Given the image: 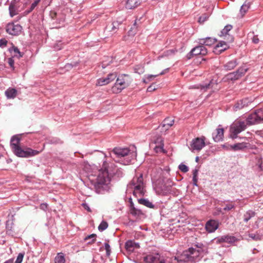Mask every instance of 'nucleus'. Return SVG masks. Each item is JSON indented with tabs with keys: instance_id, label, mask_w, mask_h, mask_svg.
<instances>
[{
	"instance_id": "nucleus-1",
	"label": "nucleus",
	"mask_w": 263,
	"mask_h": 263,
	"mask_svg": "<svg viewBox=\"0 0 263 263\" xmlns=\"http://www.w3.org/2000/svg\"><path fill=\"white\" fill-rule=\"evenodd\" d=\"M123 173L121 169L109 164L106 161L103 162L102 167L97 173H92L88 175L89 183L88 185L92 190H95L98 194H104L110 190L109 185L111 177L120 178Z\"/></svg>"
},
{
	"instance_id": "nucleus-2",
	"label": "nucleus",
	"mask_w": 263,
	"mask_h": 263,
	"mask_svg": "<svg viewBox=\"0 0 263 263\" xmlns=\"http://www.w3.org/2000/svg\"><path fill=\"white\" fill-rule=\"evenodd\" d=\"M197 247L198 249L190 248L187 250L183 251L181 255L173 257L172 263L192 262L197 259L200 256L202 255V254L204 252L206 253L207 248L203 244L197 245Z\"/></svg>"
},
{
	"instance_id": "nucleus-3",
	"label": "nucleus",
	"mask_w": 263,
	"mask_h": 263,
	"mask_svg": "<svg viewBox=\"0 0 263 263\" xmlns=\"http://www.w3.org/2000/svg\"><path fill=\"white\" fill-rule=\"evenodd\" d=\"M114 155V159L116 161L124 165H127L132 162L136 157V153L127 148L116 147L112 152V155Z\"/></svg>"
},
{
	"instance_id": "nucleus-4",
	"label": "nucleus",
	"mask_w": 263,
	"mask_h": 263,
	"mask_svg": "<svg viewBox=\"0 0 263 263\" xmlns=\"http://www.w3.org/2000/svg\"><path fill=\"white\" fill-rule=\"evenodd\" d=\"M21 139L18 135L13 136L10 141V145L14 154L20 157H30L38 155L40 152L27 148L23 149L20 146Z\"/></svg>"
},
{
	"instance_id": "nucleus-5",
	"label": "nucleus",
	"mask_w": 263,
	"mask_h": 263,
	"mask_svg": "<svg viewBox=\"0 0 263 263\" xmlns=\"http://www.w3.org/2000/svg\"><path fill=\"white\" fill-rule=\"evenodd\" d=\"M128 190H133V195L136 196H143L145 193L143 175L141 174L139 177H135L127 185Z\"/></svg>"
},
{
	"instance_id": "nucleus-6",
	"label": "nucleus",
	"mask_w": 263,
	"mask_h": 263,
	"mask_svg": "<svg viewBox=\"0 0 263 263\" xmlns=\"http://www.w3.org/2000/svg\"><path fill=\"white\" fill-rule=\"evenodd\" d=\"M131 82V79L127 74H121L117 78L115 85L112 87L114 93H119L128 87Z\"/></svg>"
},
{
	"instance_id": "nucleus-7",
	"label": "nucleus",
	"mask_w": 263,
	"mask_h": 263,
	"mask_svg": "<svg viewBox=\"0 0 263 263\" xmlns=\"http://www.w3.org/2000/svg\"><path fill=\"white\" fill-rule=\"evenodd\" d=\"M247 125H250L248 123L247 119L246 121L236 120L233 122L230 129L232 138H236L238 134L246 129Z\"/></svg>"
},
{
	"instance_id": "nucleus-8",
	"label": "nucleus",
	"mask_w": 263,
	"mask_h": 263,
	"mask_svg": "<svg viewBox=\"0 0 263 263\" xmlns=\"http://www.w3.org/2000/svg\"><path fill=\"white\" fill-rule=\"evenodd\" d=\"M173 258L165 259L159 254L156 253L144 256L142 263H172Z\"/></svg>"
},
{
	"instance_id": "nucleus-9",
	"label": "nucleus",
	"mask_w": 263,
	"mask_h": 263,
	"mask_svg": "<svg viewBox=\"0 0 263 263\" xmlns=\"http://www.w3.org/2000/svg\"><path fill=\"white\" fill-rule=\"evenodd\" d=\"M249 125L259 124L263 122V108L256 110L253 113L249 115L247 118Z\"/></svg>"
},
{
	"instance_id": "nucleus-10",
	"label": "nucleus",
	"mask_w": 263,
	"mask_h": 263,
	"mask_svg": "<svg viewBox=\"0 0 263 263\" xmlns=\"http://www.w3.org/2000/svg\"><path fill=\"white\" fill-rule=\"evenodd\" d=\"M205 138L204 136L193 139L189 147L192 152L201 151L205 145Z\"/></svg>"
},
{
	"instance_id": "nucleus-11",
	"label": "nucleus",
	"mask_w": 263,
	"mask_h": 263,
	"mask_svg": "<svg viewBox=\"0 0 263 263\" xmlns=\"http://www.w3.org/2000/svg\"><path fill=\"white\" fill-rule=\"evenodd\" d=\"M248 68L246 66H243L239 67L236 71L230 72L226 76V79L227 80L235 81L245 74L248 71Z\"/></svg>"
},
{
	"instance_id": "nucleus-12",
	"label": "nucleus",
	"mask_w": 263,
	"mask_h": 263,
	"mask_svg": "<svg viewBox=\"0 0 263 263\" xmlns=\"http://www.w3.org/2000/svg\"><path fill=\"white\" fill-rule=\"evenodd\" d=\"M174 123V120L173 118L168 117L165 118L161 125L159 127L160 128V131L161 133L165 132L170 127H171Z\"/></svg>"
},
{
	"instance_id": "nucleus-13",
	"label": "nucleus",
	"mask_w": 263,
	"mask_h": 263,
	"mask_svg": "<svg viewBox=\"0 0 263 263\" xmlns=\"http://www.w3.org/2000/svg\"><path fill=\"white\" fill-rule=\"evenodd\" d=\"M229 46L225 41H220L213 49V52L216 54H219L228 49Z\"/></svg>"
},
{
	"instance_id": "nucleus-14",
	"label": "nucleus",
	"mask_w": 263,
	"mask_h": 263,
	"mask_svg": "<svg viewBox=\"0 0 263 263\" xmlns=\"http://www.w3.org/2000/svg\"><path fill=\"white\" fill-rule=\"evenodd\" d=\"M22 29V27L20 25L14 23H9L6 28L7 33H18L21 32Z\"/></svg>"
},
{
	"instance_id": "nucleus-15",
	"label": "nucleus",
	"mask_w": 263,
	"mask_h": 263,
	"mask_svg": "<svg viewBox=\"0 0 263 263\" xmlns=\"http://www.w3.org/2000/svg\"><path fill=\"white\" fill-rule=\"evenodd\" d=\"M218 223L214 220H210L205 224V229L209 233L215 232L218 228Z\"/></svg>"
},
{
	"instance_id": "nucleus-16",
	"label": "nucleus",
	"mask_w": 263,
	"mask_h": 263,
	"mask_svg": "<svg viewBox=\"0 0 263 263\" xmlns=\"http://www.w3.org/2000/svg\"><path fill=\"white\" fill-rule=\"evenodd\" d=\"M251 102V100L248 98H245L238 101L234 106V109L235 111L241 109L244 107L247 106Z\"/></svg>"
},
{
	"instance_id": "nucleus-17",
	"label": "nucleus",
	"mask_w": 263,
	"mask_h": 263,
	"mask_svg": "<svg viewBox=\"0 0 263 263\" xmlns=\"http://www.w3.org/2000/svg\"><path fill=\"white\" fill-rule=\"evenodd\" d=\"M140 247L138 243L135 242L133 240H129L125 242V248L127 252L129 253L133 252L135 249H138Z\"/></svg>"
},
{
	"instance_id": "nucleus-18",
	"label": "nucleus",
	"mask_w": 263,
	"mask_h": 263,
	"mask_svg": "<svg viewBox=\"0 0 263 263\" xmlns=\"http://www.w3.org/2000/svg\"><path fill=\"white\" fill-rule=\"evenodd\" d=\"M237 239L235 237L230 235H224L217 238V241L219 243L228 242L234 243L236 241Z\"/></svg>"
},
{
	"instance_id": "nucleus-19",
	"label": "nucleus",
	"mask_w": 263,
	"mask_h": 263,
	"mask_svg": "<svg viewBox=\"0 0 263 263\" xmlns=\"http://www.w3.org/2000/svg\"><path fill=\"white\" fill-rule=\"evenodd\" d=\"M238 64V62L237 60L235 59L227 62L223 65V68L225 70H231L233 69Z\"/></svg>"
},
{
	"instance_id": "nucleus-20",
	"label": "nucleus",
	"mask_w": 263,
	"mask_h": 263,
	"mask_svg": "<svg viewBox=\"0 0 263 263\" xmlns=\"http://www.w3.org/2000/svg\"><path fill=\"white\" fill-rule=\"evenodd\" d=\"M141 3V0H127L126 3V8L133 9L138 7Z\"/></svg>"
},
{
	"instance_id": "nucleus-21",
	"label": "nucleus",
	"mask_w": 263,
	"mask_h": 263,
	"mask_svg": "<svg viewBox=\"0 0 263 263\" xmlns=\"http://www.w3.org/2000/svg\"><path fill=\"white\" fill-rule=\"evenodd\" d=\"M213 138L215 142L221 141L223 137V128H218L215 133H213Z\"/></svg>"
},
{
	"instance_id": "nucleus-22",
	"label": "nucleus",
	"mask_w": 263,
	"mask_h": 263,
	"mask_svg": "<svg viewBox=\"0 0 263 263\" xmlns=\"http://www.w3.org/2000/svg\"><path fill=\"white\" fill-rule=\"evenodd\" d=\"M216 39L214 38L206 37L203 39H200L199 40V43L201 45L205 46H211L215 43Z\"/></svg>"
},
{
	"instance_id": "nucleus-23",
	"label": "nucleus",
	"mask_w": 263,
	"mask_h": 263,
	"mask_svg": "<svg viewBox=\"0 0 263 263\" xmlns=\"http://www.w3.org/2000/svg\"><path fill=\"white\" fill-rule=\"evenodd\" d=\"M120 25L118 22H114L111 24H108L106 27L107 31L117 32L119 30V26Z\"/></svg>"
},
{
	"instance_id": "nucleus-24",
	"label": "nucleus",
	"mask_w": 263,
	"mask_h": 263,
	"mask_svg": "<svg viewBox=\"0 0 263 263\" xmlns=\"http://www.w3.org/2000/svg\"><path fill=\"white\" fill-rule=\"evenodd\" d=\"M154 142L156 144L155 148L156 152L162 151L164 146L162 138L161 137H159L154 140Z\"/></svg>"
},
{
	"instance_id": "nucleus-25",
	"label": "nucleus",
	"mask_w": 263,
	"mask_h": 263,
	"mask_svg": "<svg viewBox=\"0 0 263 263\" xmlns=\"http://www.w3.org/2000/svg\"><path fill=\"white\" fill-rule=\"evenodd\" d=\"M199 46H196L193 48L191 51L186 55L188 59H191L194 55H200L201 51L199 50Z\"/></svg>"
},
{
	"instance_id": "nucleus-26",
	"label": "nucleus",
	"mask_w": 263,
	"mask_h": 263,
	"mask_svg": "<svg viewBox=\"0 0 263 263\" xmlns=\"http://www.w3.org/2000/svg\"><path fill=\"white\" fill-rule=\"evenodd\" d=\"M248 236L249 238L255 241L261 240L263 239V235L260 231H257L256 233H249Z\"/></svg>"
},
{
	"instance_id": "nucleus-27",
	"label": "nucleus",
	"mask_w": 263,
	"mask_h": 263,
	"mask_svg": "<svg viewBox=\"0 0 263 263\" xmlns=\"http://www.w3.org/2000/svg\"><path fill=\"white\" fill-rule=\"evenodd\" d=\"M5 95L8 99H13L17 95V90L14 88H9L5 91Z\"/></svg>"
},
{
	"instance_id": "nucleus-28",
	"label": "nucleus",
	"mask_w": 263,
	"mask_h": 263,
	"mask_svg": "<svg viewBox=\"0 0 263 263\" xmlns=\"http://www.w3.org/2000/svg\"><path fill=\"white\" fill-rule=\"evenodd\" d=\"M250 6L251 3L248 2H245V3L241 6L240 12L242 16H243L248 11L250 8Z\"/></svg>"
},
{
	"instance_id": "nucleus-29",
	"label": "nucleus",
	"mask_w": 263,
	"mask_h": 263,
	"mask_svg": "<svg viewBox=\"0 0 263 263\" xmlns=\"http://www.w3.org/2000/svg\"><path fill=\"white\" fill-rule=\"evenodd\" d=\"M9 13L11 17L18 14L17 8L13 3H11L9 7Z\"/></svg>"
},
{
	"instance_id": "nucleus-30",
	"label": "nucleus",
	"mask_w": 263,
	"mask_h": 263,
	"mask_svg": "<svg viewBox=\"0 0 263 263\" xmlns=\"http://www.w3.org/2000/svg\"><path fill=\"white\" fill-rule=\"evenodd\" d=\"M138 200L140 204H143L148 208H154V207L153 204L147 199L140 198L138 199Z\"/></svg>"
},
{
	"instance_id": "nucleus-31",
	"label": "nucleus",
	"mask_w": 263,
	"mask_h": 263,
	"mask_svg": "<svg viewBox=\"0 0 263 263\" xmlns=\"http://www.w3.org/2000/svg\"><path fill=\"white\" fill-rule=\"evenodd\" d=\"M247 147L245 143H238L231 146V147L234 151L242 150Z\"/></svg>"
},
{
	"instance_id": "nucleus-32",
	"label": "nucleus",
	"mask_w": 263,
	"mask_h": 263,
	"mask_svg": "<svg viewBox=\"0 0 263 263\" xmlns=\"http://www.w3.org/2000/svg\"><path fill=\"white\" fill-rule=\"evenodd\" d=\"M254 216L255 212L249 210L244 214L243 220L245 222H248L251 218L253 217Z\"/></svg>"
},
{
	"instance_id": "nucleus-33",
	"label": "nucleus",
	"mask_w": 263,
	"mask_h": 263,
	"mask_svg": "<svg viewBox=\"0 0 263 263\" xmlns=\"http://www.w3.org/2000/svg\"><path fill=\"white\" fill-rule=\"evenodd\" d=\"M54 263H65V259L63 253H58L55 257Z\"/></svg>"
},
{
	"instance_id": "nucleus-34",
	"label": "nucleus",
	"mask_w": 263,
	"mask_h": 263,
	"mask_svg": "<svg viewBox=\"0 0 263 263\" xmlns=\"http://www.w3.org/2000/svg\"><path fill=\"white\" fill-rule=\"evenodd\" d=\"M193 173V184L195 186H197V181H198V170L194 169L192 171Z\"/></svg>"
},
{
	"instance_id": "nucleus-35",
	"label": "nucleus",
	"mask_w": 263,
	"mask_h": 263,
	"mask_svg": "<svg viewBox=\"0 0 263 263\" xmlns=\"http://www.w3.org/2000/svg\"><path fill=\"white\" fill-rule=\"evenodd\" d=\"M167 69L164 70V71H162L159 74H156V75H153V74H149L147 75L146 79L143 80L144 83H147L149 81H151L153 79L156 78L158 75H162L164 73V71H167Z\"/></svg>"
},
{
	"instance_id": "nucleus-36",
	"label": "nucleus",
	"mask_w": 263,
	"mask_h": 263,
	"mask_svg": "<svg viewBox=\"0 0 263 263\" xmlns=\"http://www.w3.org/2000/svg\"><path fill=\"white\" fill-rule=\"evenodd\" d=\"M210 16V14L209 13H204L201 16H200L198 20V22L200 24H203L205 21H206Z\"/></svg>"
},
{
	"instance_id": "nucleus-37",
	"label": "nucleus",
	"mask_w": 263,
	"mask_h": 263,
	"mask_svg": "<svg viewBox=\"0 0 263 263\" xmlns=\"http://www.w3.org/2000/svg\"><path fill=\"white\" fill-rule=\"evenodd\" d=\"M108 227V223L105 221H102L98 227V230L102 232L106 230Z\"/></svg>"
},
{
	"instance_id": "nucleus-38",
	"label": "nucleus",
	"mask_w": 263,
	"mask_h": 263,
	"mask_svg": "<svg viewBox=\"0 0 263 263\" xmlns=\"http://www.w3.org/2000/svg\"><path fill=\"white\" fill-rule=\"evenodd\" d=\"M40 1L41 0H35L34 2L31 4L29 9L26 11L25 12H26L27 14H28L30 12H31L38 5Z\"/></svg>"
},
{
	"instance_id": "nucleus-39",
	"label": "nucleus",
	"mask_w": 263,
	"mask_h": 263,
	"mask_svg": "<svg viewBox=\"0 0 263 263\" xmlns=\"http://www.w3.org/2000/svg\"><path fill=\"white\" fill-rule=\"evenodd\" d=\"M117 77V74L116 73H111L107 76L106 80L108 81V83L114 80Z\"/></svg>"
},
{
	"instance_id": "nucleus-40",
	"label": "nucleus",
	"mask_w": 263,
	"mask_h": 263,
	"mask_svg": "<svg viewBox=\"0 0 263 263\" xmlns=\"http://www.w3.org/2000/svg\"><path fill=\"white\" fill-rule=\"evenodd\" d=\"M117 77V74L116 73H111L107 76L106 80L108 81V83L114 80Z\"/></svg>"
},
{
	"instance_id": "nucleus-41",
	"label": "nucleus",
	"mask_w": 263,
	"mask_h": 263,
	"mask_svg": "<svg viewBox=\"0 0 263 263\" xmlns=\"http://www.w3.org/2000/svg\"><path fill=\"white\" fill-rule=\"evenodd\" d=\"M108 84V81H107L105 78H102L98 80L97 85L99 86H103Z\"/></svg>"
},
{
	"instance_id": "nucleus-42",
	"label": "nucleus",
	"mask_w": 263,
	"mask_h": 263,
	"mask_svg": "<svg viewBox=\"0 0 263 263\" xmlns=\"http://www.w3.org/2000/svg\"><path fill=\"white\" fill-rule=\"evenodd\" d=\"M213 82L212 81H211L209 83L205 84V85H201V89H209L210 88L213 87Z\"/></svg>"
},
{
	"instance_id": "nucleus-43",
	"label": "nucleus",
	"mask_w": 263,
	"mask_h": 263,
	"mask_svg": "<svg viewBox=\"0 0 263 263\" xmlns=\"http://www.w3.org/2000/svg\"><path fill=\"white\" fill-rule=\"evenodd\" d=\"M130 214L134 216L139 215L141 211L136 209L135 207H132L130 210Z\"/></svg>"
},
{
	"instance_id": "nucleus-44",
	"label": "nucleus",
	"mask_w": 263,
	"mask_h": 263,
	"mask_svg": "<svg viewBox=\"0 0 263 263\" xmlns=\"http://www.w3.org/2000/svg\"><path fill=\"white\" fill-rule=\"evenodd\" d=\"M12 50H13L14 52L15 53H17L18 54V55H16L18 58H21L23 57V54L21 53L18 49V48L17 47L13 46L12 47Z\"/></svg>"
},
{
	"instance_id": "nucleus-45",
	"label": "nucleus",
	"mask_w": 263,
	"mask_h": 263,
	"mask_svg": "<svg viewBox=\"0 0 263 263\" xmlns=\"http://www.w3.org/2000/svg\"><path fill=\"white\" fill-rule=\"evenodd\" d=\"M179 168L183 173H186L189 171V167L184 164H180L179 165Z\"/></svg>"
},
{
	"instance_id": "nucleus-46",
	"label": "nucleus",
	"mask_w": 263,
	"mask_h": 263,
	"mask_svg": "<svg viewBox=\"0 0 263 263\" xmlns=\"http://www.w3.org/2000/svg\"><path fill=\"white\" fill-rule=\"evenodd\" d=\"M142 17H141L140 19L138 20L136 19L135 20L133 27L131 28V29L129 30V31H134L135 28H137L138 26L141 23L140 20H142Z\"/></svg>"
},
{
	"instance_id": "nucleus-47",
	"label": "nucleus",
	"mask_w": 263,
	"mask_h": 263,
	"mask_svg": "<svg viewBox=\"0 0 263 263\" xmlns=\"http://www.w3.org/2000/svg\"><path fill=\"white\" fill-rule=\"evenodd\" d=\"M204 45H199V50L201 51L200 55H204L207 53V49L206 48L203 46Z\"/></svg>"
},
{
	"instance_id": "nucleus-48",
	"label": "nucleus",
	"mask_w": 263,
	"mask_h": 263,
	"mask_svg": "<svg viewBox=\"0 0 263 263\" xmlns=\"http://www.w3.org/2000/svg\"><path fill=\"white\" fill-rule=\"evenodd\" d=\"M24 256V254L20 253L17 256L16 259L15 261V263H21L23 261V259Z\"/></svg>"
},
{
	"instance_id": "nucleus-49",
	"label": "nucleus",
	"mask_w": 263,
	"mask_h": 263,
	"mask_svg": "<svg viewBox=\"0 0 263 263\" xmlns=\"http://www.w3.org/2000/svg\"><path fill=\"white\" fill-rule=\"evenodd\" d=\"M232 28V26L231 25H226L223 29L221 31V33H228L229 32Z\"/></svg>"
},
{
	"instance_id": "nucleus-50",
	"label": "nucleus",
	"mask_w": 263,
	"mask_h": 263,
	"mask_svg": "<svg viewBox=\"0 0 263 263\" xmlns=\"http://www.w3.org/2000/svg\"><path fill=\"white\" fill-rule=\"evenodd\" d=\"M135 72L139 73L141 74L144 72V68L142 66H138L135 69Z\"/></svg>"
},
{
	"instance_id": "nucleus-51",
	"label": "nucleus",
	"mask_w": 263,
	"mask_h": 263,
	"mask_svg": "<svg viewBox=\"0 0 263 263\" xmlns=\"http://www.w3.org/2000/svg\"><path fill=\"white\" fill-rule=\"evenodd\" d=\"M260 40L261 42H263V38H262L261 37L258 38L257 35H254L253 37L252 41L254 43L257 44L259 43Z\"/></svg>"
},
{
	"instance_id": "nucleus-52",
	"label": "nucleus",
	"mask_w": 263,
	"mask_h": 263,
	"mask_svg": "<svg viewBox=\"0 0 263 263\" xmlns=\"http://www.w3.org/2000/svg\"><path fill=\"white\" fill-rule=\"evenodd\" d=\"M8 41L5 39L0 40V47L4 48L7 46Z\"/></svg>"
},
{
	"instance_id": "nucleus-53",
	"label": "nucleus",
	"mask_w": 263,
	"mask_h": 263,
	"mask_svg": "<svg viewBox=\"0 0 263 263\" xmlns=\"http://www.w3.org/2000/svg\"><path fill=\"white\" fill-rule=\"evenodd\" d=\"M8 63L9 65V66L11 67V68L12 69V70L14 69V61L12 58H8Z\"/></svg>"
},
{
	"instance_id": "nucleus-54",
	"label": "nucleus",
	"mask_w": 263,
	"mask_h": 263,
	"mask_svg": "<svg viewBox=\"0 0 263 263\" xmlns=\"http://www.w3.org/2000/svg\"><path fill=\"white\" fill-rule=\"evenodd\" d=\"M96 234H91V235H88V236H87V237L85 238V239L86 240H87V239H88L92 238V241H88V243H91V242H93V241L95 240V238H96Z\"/></svg>"
},
{
	"instance_id": "nucleus-55",
	"label": "nucleus",
	"mask_w": 263,
	"mask_h": 263,
	"mask_svg": "<svg viewBox=\"0 0 263 263\" xmlns=\"http://www.w3.org/2000/svg\"><path fill=\"white\" fill-rule=\"evenodd\" d=\"M235 208L234 205L232 204H227L226 206L223 208V210L224 211H230Z\"/></svg>"
},
{
	"instance_id": "nucleus-56",
	"label": "nucleus",
	"mask_w": 263,
	"mask_h": 263,
	"mask_svg": "<svg viewBox=\"0 0 263 263\" xmlns=\"http://www.w3.org/2000/svg\"><path fill=\"white\" fill-rule=\"evenodd\" d=\"M104 247H105V249L106 250V251L107 255L108 256L109 255H110V252L109 245L108 243H105L104 244Z\"/></svg>"
},
{
	"instance_id": "nucleus-57",
	"label": "nucleus",
	"mask_w": 263,
	"mask_h": 263,
	"mask_svg": "<svg viewBox=\"0 0 263 263\" xmlns=\"http://www.w3.org/2000/svg\"><path fill=\"white\" fill-rule=\"evenodd\" d=\"M61 45H62V43H61V42H59V43H58L57 44H56L54 45V49L55 50H60L62 48Z\"/></svg>"
},
{
	"instance_id": "nucleus-58",
	"label": "nucleus",
	"mask_w": 263,
	"mask_h": 263,
	"mask_svg": "<svg viewBox=\"0 0 263 263\" xmlns=\"http://www.w3.org/2000/svg\"><path fill=\"white\" fill-rule=\"evenodd\" d=\"M258 167L261 171H263V161L262 160H259L258 162Z\"/></svg>"
},
{
	"instance_id": "nucleus-59",
	"label": "nucleus",
	"mask_w": 263,
	"mask_h": 263,
	"mask_svg": "<svg viewBox=\"0 0 263 263\" xmlns=\"http://www.w3.org/2000/svg\"><path fill=\"white\" fill-rule=\"evenodd\" d=\"M82 205L84 207V208L85 210H86L87 211H88V212L91 211L90 208L89 207L87 203H83Z\"/></svg>"
},
{
	"instance_id": "nucleus-60",
	"label": "nucleus",
	"mask_w": 263,
	"mask_h": 263,
	"mask_svg": "<svg viewBox=\"0 0 263 263\" xmlns=\"http://www.w3.org/2000/svg\"><path fill=\"white\" fill-rule=\"evenodd\" d=\"M41 209L45 211L47 208V204L46 203H43L41 204Z\"/></svg>"
},
{
	"instance_id": "nucleus-61",
	"label": "nucleus",
	"mask_w": 263,
	"mask_h": 263,
	"mask_svg": "<svg viewBox=\"0 0 263 263\" xmlns=\"http://www.w3.org/2000/svg\"><path fill=\"white\" fill-rule=\"evenodd\" d=\"M155 89V88L153 87L152 85L149 86L147 89V91L148 92H151Z\"/></svg>"
},
{
	"instance_id": "nucleus-62",
	"label": "nucleus",
	"mask_w": 263,
	"mask_h": 263,
	"mask_svg": "<svg viewBox=\"0 0 263 263\" xmlns=\"http://www.w3.org/2000/svg\"><path fill=\"white\" fill-rule=\"evenodd\" d=\"M129 201H130V209L132 208V207H134V203L132 201V198H130L129 199Z\"/></svg>"
},
{
	"instance_id": "nucleus-63",
	"label": "nucleus",
	"mask_w": 263,
	"mask_h": 263,
	"mask_svg": "<svg viewBox=\"0 0 263 263\" xmlns=\"http://www.w3.org/2000/svg\"><path fill=\"white\" fill-rule=\"evenodd\" d=\"M129 201H130V209L132 208V207H134V203L132 201V198H130L129 199Z\"/></svg>"
},
{
	"instance_id": "nucleus-64",
	"label": "nucleus",
	"mask_w": 263,
	"mask_h": 263,
	"mask_svg": "<svg viewBox=\"0 0 263 263\" xmlns=\"http://www.w3.org/2000/svg\"><path fill=\"white\" fill-rule=\"evenodd\" d=\"M4 263H13V261L11 259H9L7 261H6L5 262H4Z\"/></svg>"
}]
</instances>
